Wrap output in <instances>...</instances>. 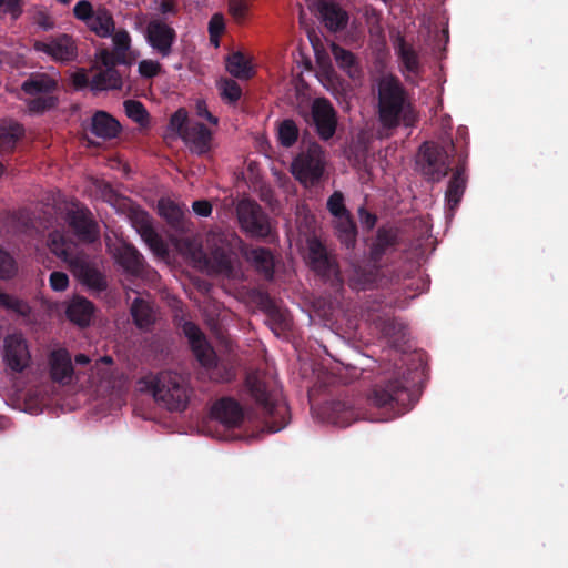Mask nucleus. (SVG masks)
<instances>
[{
    "instance_id": "nucleus-11",
    "label": "nucleus",
    "mask_w": 568,
    "mask_h": 568,
    "mask_svg": "<svg viewBox=\"0 0 568 568\" xmlns=\"http://www.w3.org/2000/svg\"><path fill=\"white\" fill-rule=\"evenodd\" d=\"M327 209L335 217L338 237L346 245L354 244L356 230L344 205V196L341 192H334L327 201Z\"/></svg>"
},
{
    "instance_id": "nucleus-59",
    "label": "nucleus",
    "mask_w": 568,
    "mask_h": 568,
    "mask_svg": "<svg viewBox=\"0 0 568 568\" xmlns=\"http://www.w3.org/2000/svg\"><path fill=\"white\" fill-rule=\"evenodd\" d=\"M291 326V322L288 318L284 317L283 320V327L286 329Z\"/></svg>"
},
{
    "instance_id": "nucleus-31",
    "label": "nucleus",
    "mask_w": 568,
    "mask_h": 568,
    "mask_svg": "<svg viewBox=\"0 0 568 568\" xmlns=\"http://www.w3.org/2000/svg\"><path fill=\"white\" fill-rule=\"evenodd\" d=\"M23 129L18 123H4L0 125V152L12 150L17 141L22 136Z\"/></svg>"
},
{
    "instance_id": "nucleus-60",
    "label": "nucleus",
    "mask_w": 568,
    "mask_h": 568,
    "mask_svg": "<svg viewBox=\"0 0 568 568\" xmlns=\"http://www.w3.org/2000/svg\"><path fill=\"white\" fill-rule=\"evenodd\" d=\"M57 2L63 4V6H68L71 3L72 0H55Z\"/></svg>"
},
{
    "instance_id": "nucleus-38",
    "label": "nucleus",
    "mask_w": 568,
    "mask_h": 568,
    "mask_svg": "<svg viewBox=\"0 0 568 568\" xmlns=\"http://www.w3.org/2000/svg\"><path fill=\"white\" fill-rule=\"evenodd\" d=\"M114 52L118 55V59L121 62H124L125 53L130 49L131 45V37L126 30H118L111 34Z\"/></svg>"
},
{
    "instance_id": "nucleus-25",
    "label": "nucleus",
    "mask_w": 568,
    "mask_h": 568,
    "mask_svg": "<svg viewBox=\"0 0 568 568\" xmlns=\"http://www.w3.org/2000/svg\"><path fill=\"white\" fill-rule=\"evenodd\" d=\"M93 315V305L91 302L83 297H74L71 300L67 307L68 318L78 324L79 326H85L90 323Z\"/></svg>"
},
{
    "instance_id": "nucleus-46",
    "label": "nucleus",
    "mask_w": 568,
    "mask_h": 568,
    "mask_svg": "<svg viewBox=\"0 0 568 568\" xmlns=\"http://www.w3.org/2000/svg\"><path fill=\"white\" fill-rule=\"evenodd\" d=\"M161 70V65L154 60H142L139 63V72L142 77L152 78L155 77Z\"/></svg>"
},
{
    "instance_id": "nucleus-54",
    "label": "nucleus",
    "mask_w": 568,
    "mask_h": 568,
    "mask_svg": "<svg viewBox=\"0 0 568 568\" xmlns=\"http://www.w3.org/2000/svg\"><path fill=\"white\" fill-rule=\"evenodd\" d=\"M362 221L365 223L368 227H373L375 224V217L371 215L369 213H362Z\"/></svg>"
},
{
    "instance_id": "nucleus-8",
    "label": "nucleus",
    "mask_w": 568,
    "mask_h": 568,
    "mask_svg": "<svg viewBox=\"0 0 568 568\" xmlns=\"http://www.w3.org/2000/svg\"><path fill=\"white\" fill-rule=\"evenodd\" d=\"M417 165L429 180L439 181L448 172V155L439 145L427 142L420 146Z\"/></svg>"
},
{
    "instance_id": "nucleus-23",
    "label": "nucleus",
    "mask_w": 568,
    "mask_h": 568,
    "mask_svg": "<svg viewBox=\"0 0 568 568\" xmlns=\"http://www.w3.org/2000/svg\"><path fill=\"white\" fill-rule=\"evenodd\" d=\"M332 54L337 63V65L346 72V74L354 81H357L362 78V69L355 58V55L333 43L331 45Z\"/></svg>"
},
{
    "instance_id": "nucleus-2",
    "label": "nucleus",
    "mask_w": 568,
    "mask_h": 568,
    "mask_svg": "<svg viewBox=\"0 0 568 568\" xmlns=\"http://www.w3.org/2000/svg\"><path fill=\"white\" fill-rule=\"evenodd\" d=\"M138 385L140 392H150L155 402L169 410L182 412L189 405L191 388L187 381L175 372L146 375Z\"/></svg>"
},
{
    "instance_id": "nucleus-43",
    "label": "nucleus",
    "mask_w": 568,
    "mask_h": 568,
    "mask_svg": "<svg viewBox=\"0 0 568 568\" xmlns=\"http://www.w3.org/2000/svg\"><path fill=\"white\" fill-rule=\"evenodd\" d=\"M16 270L13 258L0 248V277H10L16 273Z\"/></svg>"
},
{
    "instance_id": "nucleus-27",
    "label": "nucleus",
    "mask_w": 568,
    "mask_h": 568,
    "mask_svg": "<svg viewBox=\"0 0 568 568\" xmlns=\"http://www.w3.org/2000/svg\"><path fill=\"white\" fill-rule=\"evenodd\" d=\"M186 210L187 209L185 205H181L170 197H163V199L159 200V203H158L159 214L168 223H170L172 225H178L182 221Z\"/></svg>"
},
{
    "instance_id": "nucleus-19",
    "label": "nucleus",
    "mask_w": 568,
    "mask_h": 568,
    "mask_svg": "<svg viewBox=\"0 0 568 568\" xmlns=\"http://www.w3.org/2000/svg\"><path fill=\"white\" fill-rule=\"evenodd\" d=\"M308 260L312 267L323 276L337 275L335 262L328 256L322 243L315 239L308 241Z\"/></svg>"
},
{
    "instance_id": "nucleus-20",
    "label": "nucleus",
    "mask_w": 568,
    "mask_h": 568,
    "mask_svg": "<svg viewBox=\"0 0 568 568\" xmlns=\"http://www.w3.org/2000/svg\"><path fill=\"white\" fill-rule=\"evenodd\" d=\"M136 229L142 240L146 243L153 254L158 258L166 261L169 256L168 246L154 231L145 214H142L140 220L136 222Z\"/></svg>"
},
{
    "instance_id": "nucleus-17",
    "label": "nucleus",
    "mask_w": 568,
    "mask_h": 568,
    "mask_svg": "<svg viewBox=\"0 0 568 568\" xmlns=\"http://www.w3.org/2000/svg\"><path fill=\"white\" fill-rule=\"evenodd\" d=\"M49 371L53 382L61 385H68L72 381L73 366L69 352L64 348H58L49 355Z\"/></svg>"
},
{
    "instance_id": "nucleus-14",
    "label": "nucleus",
    "mask_w": 568,
    "mask_h": 568,
    "mask_svg": "<svg viewBox=\"0 0 568 568\" xmlns=\"http://www.w3.org/2000/svg\"><path fill=\"white\" fill-rule=\"evenodd\" d=\"M175 39V31L161 20H152L146 27V40L149 44L166 57L171 52V47Z\"/></svg>"
},
{
    "instance_id": "nucleus-48",
    "label": "nucleus",
    "mask_w": 568,
    "mask_h": 568,
    "mask_svg": "<svg viewBox=\"0 0 568 568\" xmlns=\"http://www.w3.org/2000/svg\"><path fill=\"white\" fill-rule=\"evenodd\" d=\"M69 285V278L67 274L62 272H53L50 275V286L54 291H64Z\"/></svg>"
},
{
    "instance_id": "nucleus-40",
    "label": "nucleus",
    "mask_w": 568,
    "mask_h": 568,
    "mask_svg": "<svg viewBox=\"0 0 568 568\" xmlns=\"http://www.w3.org/2000/svg\"><path fill=\"white\" fill-rule=\"evenodd\" d=\"M297 139V128L293 121L286 120L278 128V140L285 146H291Z\"/></svg>"
},
{
    "instance_id": "nucleus-6",
    "label": "nucleus",
    "mask_w": 568,
    "mask_h": 568,
    "mask_svg": "<svg viewBox=\"0 0 568 568\" xmlns=\"http://www.w3.org/2000/svg\"><path fill=\"white\" fill-rule=\"evenodd\" d=\"M182 254L190 257V260L202 270L213 273L230 274L232 270V256L222 245L215 248L211 256H206L201 250H197L191 243H183L178 246Z\"/></svg>"
},
{
    "instance_id": "nucleus-63",
    "label": "nucleus",
    "mask_w": 568,
    "mask_h": 568,
    "mask_svg": "<svg viewBox=\"0 0 568 568\" xmlns=\"http://www.w3.org/2000/svg\"><path fill=\"white\" fill-rule=\"evenodd\" d=\"M281 428H282L281 426H280V427H272V428H271V432H272V433H275V432H278Z\"/></svg>"
},
{
    "instance_id": "nucleus-45",
    "label": "nucleus",
    "mask_w": 568,
    "mask_h": 568,
    "mask_svg": "<svg viewBox=\"0 0 568 568\" xmlns=\"http://www.w3.org/2000/svg\"><path fill=\"white\" fill-rule=\"evenodd\" d=\"M398 390L390 392L388 389H376L373 395V403L378 407L389 405L393 400L397 399Z\"/></svg>"
},
{
    "instance_id": "nucleus-30",
    "label": "nucleus",
    "mask_w": 568,
    "mask_h": 568,
    "mask_svg": "<svg viewBox=\"0 0 568 568\" xmlns=\"http://www.w3.org/2000/svg\"><path fill=\"white\" fill-rule=\"evenodd\" d=\"M133 320L140 328H148L155 321L153 307L142 298H136L131 307Z\"/></svg>"
},
{
    "instance_id": "nucleus-49",
    "label": "nucleus",
    "mask_w": 568,
    "mask_h": 568,
    "mask_svg": "<svg viewBox=\"0 0 568 568\" xmlns=\"http://www.w3.org/2000/svg\"><path fill=\"white\" fill-rule=\"evenodd\" d=\"M90 82L84 70H79L72 74V84L75 89H83L90 84Z\"/></svg>"
},
{
    "instance_id": "nucleus-50",
    "label": "nucleus",
    "mask_w": 568,
    "mask_h": 568,
    "mask_svg": "<svg viewBox=\"0 0 568 568\" xmlns=\"http://www.w3.org/2000/svg\"><path fill=\"white\" fill-rule=\"evenodd\" d=\"M196 114L201 118H205L207 121H210L212 124H217V118L212 115L210 111L207 110L206 103L204 101H197L196 105Z\"/></svg>"
},
{
    "instance_id": "nucleus-64",
    "label": "nucleus",
    "mask_w": 568,
    "mask_h": 568,
    "mask_svg": "<svg viewBox=\"0 0 568 568\" xmlns=\"http://www.w3.org/2000/svg\"><path fill=\"white\" fill-rule=\"evenodd\" d=\"M169 10V7H166V4L163 6V11H168Z\"/></svg>"
},
{
    "instance_id": "nucleus-26",
    "label": "nucleus",
    "mask_w": 568,
    "mask_h": 568,
    "mask_svg": "<svg viewBox=\"0 0 568 568\" xmlns=\"http://www.w3.org/2000/svg\"><path fill=\"white\" fill-rule=\"evenodd\" d=\"M246 387L257 403L265 407L270 405V392L264 374L261 372L250 373L246 377Z\"/></svg>"
},
{
    "instance_id": "nucleus-57",
    "label": "nucleus",
    "mask_w": 568,
    "mask_h": 568,
    "mask_svg": "<svg viewBox=\"0 0 568 568\" xmlns=\"http://www.w3.org/2000/svg\"><path fill=\"white\" fill-rule=\"evenodd\" d=\"M217 241H221V239H220V236H219V235L213 234V235H210V236L207 237V243H213V244H215Z\"/></svg>"
},
{
    "instance_id": "nucleus-51",
    "label": "nucleus",
    "mask_w": 568,
    "mask_h": 568,
    "mask_svg": "<svg viewBox=\"0 0 568 568\" xmlns=\"http://www.w3.org/2000/svg\"><path fill=\"white\" fill-rule=\"evenodd\" d=\"M192 207L193 211L200 216H207L212 212V206L207 201H195Z\"/></svg>"
},
{
    "instance_id": "nucleus-29",
    "label": "nucleus",
    "mask_w": 568,
    "mask_h": 568,
    "mask_svg": "<svg viewBox=\"0 0 568 568\" xmlns=\"http://www.w3.org/2000/svg\"><path fill=\"white\" fill-rule=\"evenodd\" d=\"M57 80L48 74H36L22 84V89L30 95L48 93L54 90Z\"/></svg>"
},
{
    "instance_id": "nucleus-41",
    "label": "nucleus",
    "mask_w": 568,
    "mask_h": 568,
    "mask_svg": "<svg viewBox=\"0 0 568 568\" xmlns=\"http://www.w3.org/2000/svg\"><path fill=\"white\" fill-rule=\"evenodd\" d=\"M225 29L223 16L214 14L209 22L210 40L214 47H219V38Z\"/></svg>"
},
{
    "instance_id": "nucleus-16",
    "label": "nucleus",
    "mask_w": 568,
    "mask_h": 568,
    "mask_svg": "<svg viewBox=\"0 0 568 568\" xmlns=\"http://www.w3.org/2000/svg\"><path fill=\"white\" fill-rule=\"evenodd\" d=\"M211 416L229 428L240 426L244 419L243 408L232 398L217 400L211 408Z\"/></svg>"
},
{
    "instance_id": "nucleus-10",
    "label": "nucleus",
    "mask_w": 568,
    "mask_h": 568,
    "mask_svg": "<svg viewBox=\"0 0 568 568\" xmlns=\"http://www.w3.org/2000/svg\"><path fill=\"white\" fill-rule=\"evenodd\" d=\"M3 361L11 371L20 373L31 362V354L27 341L20 334L6 337L3 343Z\"/></svg>"
},
{
    "instance_id": "nucleus-35",
    "label": "nucleus",
    "mask_w": 568,
    "mask_h": 568,
    "mask_svg": "<svg viewBox=\"0 0 568 568\" xmlns=\"http://www.w3.org/2000/svg\"><path fill=\"white\" fill-rule=\"evenodd\" d=\"M396 50L400 57L405 70L415 74L418 71L419 62L416 52L402 39L398 40Z\"/></svg>"
},
{
    "instance_id": "nucleus-32",
    "label": "nucleus",
    "mask_w": 568,
    "mask_h": 568,
    "mask_svg": "<svg viewBox=\"0 0 568 568\" xmlns=\"http://www.w3.org/2000/svg\"><path fill=\"white\" fill-rule=\"evenodd\" d=\"M466 185V178L463 170H457L446 191V200L450 209H454L459 203Z\"/></svg>"
},
{
    "instance_id": "nucleus-1",
    "label": "nucleus",
    "mask_w": 568,
    "mask_h": 568,
    "mask_svg": "<svg viewBox=\"0 0 568 568\" xmlns=\"http://www.w3.org/2000/svg\"><path fill=\"white\" fill-rule=\"evenodd\" d=\"M378 115L385 128H396L400 123L412 125L417 114L400 81L393 75L381 78L378 85Z\"/></svg>"
},
{
    "instance_id": "nucleus-12",
    "label": "nucleus",
    "mask_w": 568,
    "mask_h": 568,
    "mask_svg": "<svg viewBox=\"0 0 568 568\" xmlns=\"http://www.w3.org/2000/svg\"><path fill=\"white\" fill-rule=\"evenodd\" d=\"M34 49L58 62L71 61L77 57V45L72 37L60 34L34 42Z\"/></svg>"
},
{
    "instance_id": "nucleus-53",
    "label": "nucleus",
    "mask_w": 568,
    "mask_h": 568,
    "mask_svg": "<svg viewBox=\"0 0 568 568\" xmlns=\"http://www.w3.org/2000/svg\"><path fill=\"white\" fill-rule=\"evenodd\" d=\"M18 0H0V14L13 9Z\"/></svg>"
},
{
    "instance_id": "nucleus-7",
    "label": "nucleus",
    "mask_w": 568,
    "mask_h": 568,
    "mask_svg": "<svg viewBox=\"0 0 568 568\" xmlns=\"http://www.w3.org/2000/svg\"><path fill=\"white\" fill-rule=\"evenodd\" d=\"M116 59L113 53L102 50L93 65L94 75L90 82L93 91L114 90L122 87V77L115 69Z\"/></svg>"
},
{
    "instance_id": "nucleus-58",
    "label": "nucleus",
    "mask_w": 568,
    "mask_h": 568,
    "mask_svg": "<svg viewBox=\"0 0 568 568\" xmlns=\"http://www.w3.org/2000/svg\"><path fill=\"white\" fill-rule=\"evenodd\" d=\"M101 363H104V364H111L112 363V358L109 357V356H104L100 359Z\"/></svg>"
},
{
    "instance_id": "nucleus-55",
    "label": "nucleus",
    "mask_w": 568,
    "mask_h": 568,
    "mask_svg": "<svg viewBox=\"0 0 568 568\" xmlns=\"http://www.w3.org/2000/svg\"><path fill=\"white\" fill-rule=\"evenodd\" d=\"M232 376H233V373H232L231 371H230V372H226V375H225V376H221V375H219V373H217V372H215V371H214V372L212 373V375H211V377H212L213 379H216V381H229V379H231V378H232Z\"/></svg>"
},
{
    "instance_id": "nucleus-33",
    "label": "nucleus",
    "mask_w": 568,
    "mask_h": 568,
    "mask_svg": "<svg viewBox=\"0 0 568 568\" xmlns=\"http://www.w3.org/2000/svg\"><path fill=\"white\" fill-rule=\"evenodd\" d=\"M329 422L339 427H346L355 419L351 407L344 403H335L329 406Z\"/></svg>"
},
{
    "instance_id": "nucleus-34",
    "label": "nucleus",
    "mask_w": 568,
    "mask_h": 568,
    "mask_svg": "<svg viewBox=\"0 0 568 568\" xmlns=\"http://www.w3.org/2000/svg\"><path fill=\"white\" fill-rule=\"evenodd\" d=\"M246 257L265 275H271L273 270V256L265 248H253L246 252Z\"/></svg>"
},
{
    "instance_id": "nucleus-21",
    "label": "nucleus",
    "mask_w": 568,
    "mask_h": 568,
    "mask_svg": "<svg viewBox=\"0 0 568 568\" xmlns=\"http://www.w3.org/2000/svg\"><path fill=\"white\" fill-rule=\"evenodd\" d=\"M226 71L239 80H248L254 77L253 58L241 51L230 53L225 59Z\"/></svg>"
},
{
    "instance_id": "nucleus-42",
    "label": "nucleus",
    "mask_w": 568,
    "mask_h": 568,
    "mask_svg": "<svg viewBox=\"0 0 568 568\" xmlns=\"http://www.w3.org/2000/svg\"><path fill=\"white\" fill-rule=\"evenodd\" d=\"M0 304L21 315H27L29 313V306L24 302L3 293H0Z\"/></svg>"
},
{
    "instance_id": "nucleus-44",
    "label": "nucleus",
    "mask_w": 568,
    "mask_h": 568,
    "mask_svg": "<svg viewBox=\"0 0 568 568\" xmlns=\"http://www.w3.org/2000/svg\"><path fill=\"white\" fill-rule=\"evenodd\" d=\"M187 121V113L185 110H178L171 118L170 128L172 131L176 132L181 138L183 136V132L185 131V124Z\"/></svg>"
},
{
    "instance_id": "nucleus-47",
    "label": "nucleus",
    "mask_w": 568,
    "mask_h": 568,
    "mask_svg": "<svg viewBox=\"0 0 568 568\" xmlns=\"http://www.w3.org/2000/svg\"><path fill=\"white\" fill-rule=\"evenodd\" d=\"M230 13L237 20L244 19L248 9L246 0H229Z\"/></svg>"
},
{
    "instance_id": "nucleus-13",
    "label": "nucleus",
    "mask_w": 568,
    "mask_h": 568,
    "mask_svg": "<svg viewBox=\"0 0 568 568\" xmlns=\"http://www.w3.org/2000/svg\"><path fill=\"white\" fill-rule=\"evenodd\" d=\"M183 332L200 364L207 369H217L215 353L199 327L191 322H185L183 324Z\"/></svg>"
},
{
    "instance_id": "nucleus-22",
    "label": "nucleus",
    "mask_w": 568,
    "mask_h": 568,
    "mask_svg": "<svg viewBox=\"0 0 568 568\" xmlns=\"http://www.w3.org/2000/svg\"><path fill=\"white\" fill-rule=\"evenodd\" d=\"M182 139L193 152L202 154L210 149L211 132L202 124L191 123L186 125Z\"/></svg>"
},
{
    "instance_id": "nucleus-39",
    "label": "nucleus",
    "mask_w": 568,
    "mask_h": 568,
    "mask_svg": "<svg viewBox=\"0 0 568 568\" xmlns=\"http://www.w3.org/2000/svg\"><path fill=\"white\" fill-rule=\"evenodd\" d=\"M124 109L129 118L141 125L148 123V112L139 101L129 100L124 102Z\"/></svg>"
},
{
    "instance_id": "nucleus-37",
    "label": "nucleus",
    "mask_w": 568,
    "mask_h": 568,
    "mask_svg": "<svg viewBox=\"0 0 568 568\" xmlns=\"http://www.w3.org/2000/svg\"><path fill=\"white\" fill-rule=\"evenodd\" d=\"M216 85L222 99L226 102L234 103L242 95L240 85L232 79L223 78L217 81Z\"/></svg>"
},
{
    "instance_id": "nucleus-15",
    "label": "nucleus",
    "mask_w": 568,
    "mask_h": 568,
    "mask_svg": "<svg viewBox=\"0 0 568 568\" xmlns=\"http://www.w3.org/2000/svg\"><path fill=\"white\" fill-rule=\"evenodd\" d=\"M312 116L322 139L333 136L336 129V115L332 104L325 99H317L312 105Z\"/></svg>"
},
{
    "instance_id": "nucleus-28",
    "label": "nucleus",
    "mask_w": 568,
    "mask_h": 568,
    "mask_svg": "<svg viewBox=\"0 0 568 568\" xmlns=\"http://www.w3.org/2000/svg\"><path fill=\"white\" fill-rule=\"evenodd\" d=\"M320 11L326 27L331 30H338L346 23L345 12L333 2H321Z\"/></svg>"
},
{
    "instance_id": "nucleus-9",
    "label": "nucleus",
    "mask_w": 568,
    "mask_h": 568,
    "mask_svg": "<svg viewBox=\"0 0 568 568\" xmlns=\"http://www.w3.org/2000/svg\"><path fill=\"white\" fill-rule=\"evenodd\" d=\"M237 216L242 229L253 236L264 237L271 232L267 217L260 206L251 200H242L237 204Z\"/></svg>"
},
{
    "instance_id": "nucleus-4",
    "label": "nucleus",
    "mask_w": 568,
    "mask_h": 568,
    "mask_svg": "<svg viewBox=\"0 0 568 568\" xmlns=\"http://www.w3.org/2000/svg\"><path fill=\"white\" fill-rule=\"evenodd\" d=\"M74 18L100 38H109L115 30L112 13L103 6L94 7L89 0H79L72 10Z\"/></svg>"
},
{
    "instance_id": "nucleus-36",
    "label": "nucleus",
    "mask_w": 568,
    "mask_h": 568,
    "mask_svg": "<svg viewBox=\"0 0 568 568\" xmlns=\"http://www.w3.org/2000/svg\"><path fill=\"white\" fill-rule=\"evenodd\" d=\"M120 264L130 273L136 274L142 268V257L131 246H124L123 253L118 256Z\"/></svg>"
},
{
    "instance_id": "nucleus-56",
    "label": "nucleus",
    "mask_w": 568,
    "mask_h": 568,
    "mask_svg": "<svg viewBox=\"0 0 568 568\" xmlns=\"http://www.w3.org/2000/svg\"><path fill=\"white\" fill-rule=\"evenodd\" d=\"M74 361L77 364H80V365H85V364L90 363V358L84 354L77 355Z\"/></svg>"
},
{
    "instance_id": "nucleus-62",
    "label": "nucleus",
    "mask_w": 568,
    "mask_h": 568,
    "mask_svg": "<svg viewBox=\"0 0 568 568\" xmlns=\"http://www.w3.org/2000/svg\"><path fill=\"white\" fill-rule=\"evenodd\" d=\"M4 423H6L4 418H3V417H0V428H1V427H4Z\"/></svg>"
},
{
    "instance_id": "nucleus-61",
    "label": "nucleus",
    "mask_w": 568,
    "mask_h": 568,
    "mask_svg": "<svg viewBox=\"0 0 568 568\" xmlns=\"http://www.w3.org/2000/svg\"><path fill=\"white\" fill-rule=\"evenodd\" d=\"M9 63L6 57L0 58V64Z\"/></svg>"
},
{
    "instance_id": "nucleus-18",
    "label": "nucleus",
    "mask_w": 568,
    "mask_h": 568,
    "mask_svg": "<svg viewBox=\"0 0 568 568\" xmlns=\"http://www.w3.org/2000/svg\"><path fill=\"white\" fill-rule=\"evenodd\" d=\"M70 226L77 235L85 242H93L99 237L98 225L93 222L91 213L84 209L77 206L68 214Z\"/></svg>"
},
{
    "instance_id": "nucleus-5",
    "label": "nucleus",
    "mask_w": 568,
    "mask_h": 568,
    "mask_svg": "<svg viewBox=\"0 0 568 568\" xmlns=\"http://www.w3.org/2000/svg\"><path fill=\"white\" fill-rule=\"evenodd\" d=\"M325 156L317 144H310L292 163V173L304 186L315 185L325 169Z\"/></svg>"
},
{
    "instance_id": "nucleus-52",
    "label": "nucleus",
    "mask_w": 568,
    "mask_h": 568,
    "mask_svg": "<svg viewBox=\"0 0 568 568\" xmlns=\"http://www.w3.org/2000/svg\"><path fill=\"white\" fill-rule=\"evenodd\" d=\"M52 100L51 99H37V100H33L31 102V110H34V111H40V110H44L47 108H50L52 105Z\"/></svg>"
},
{
    "instance_id": "nucleus-3",
    "label": "nucleus",
    "mask_w": 568,
    "mask_h": 568,
    "mask_svg": "<svg viewBox=\"0 0 568 568\" xmlns=\"http://www.w3.org/2000/svg\"><path fill=\"white\" fill-rule=\"evenodd\" d=\"M48 245L53 254L69 264L81 283L95 291L105 288L103 275L84 256L77 253V245L73 242L67 241L62 234L54 232L50 234Z\"/></svg>"
},
{
    "instance_id": "nucleus-24",
    "label": "nucleus",
    "mask_w": 568,
    "mask_h": 568,
    "mask_svg": "<svg viewBox=\"0 0 568 568\" xmlns=\"http://www.w3.org/2000/svg\"><path fill=\"white\" fill-rule=\"evenodd\" d=\"M92 133L102 139L115 138L120 131L119 122L104 111H98L92 118Z\"/></svg>"
}]
</instances>
